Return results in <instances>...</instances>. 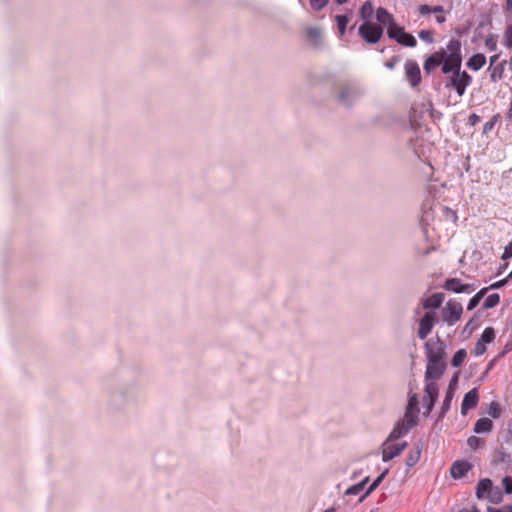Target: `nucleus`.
<instances>
[{
	"instance_id": "nucleus-11",
	"label": "nucleus",
	"mask_w": 512,
	"mask_h": 512,
	"mask_svg": "<svg viewBox=\"0 0 512 512\" xmlns=\"http://www.w3.org/2000/svg\"><path fill=\"white\" fill-rule=\"evenodd\" d=\"M462 312V305L459 302L450 300L442 310L443 320L447 322L448 325H453L461 318Z\"/></svg>"
},
{
	"instance_id": "nucleus-5",
	"label": "nucleus",
	"mask_w": 512,
	"mask_h": 512,
	"mask_svg": "<svg viewBox=\"0 0 512 512\" xmlns=\"http://www.w3.org/2000/svg\"><path fill=\"white\" fill-rule=\"evenodd\" d=\"M364 91L357 85L348 84L341 87L338 102L344 106H351L362 97Z\"/></svg>"
},
{
	"instance_id": "nucleus-39",
	"label": "nucleus",
	"mask_w": 512,
	"mask_h": 512,
	"mask_svg": "<svg viewBox=\"0 0 512 512\" xmlns=\"http://www.w3.org/2000/svg\"><path fill=\"white\" fill-rule=\"evenodd\" d=\"M503 45L509 49H512V25L507 26L504 32Z\"/></svg>"
},
{
	"instance_id": "nucleus-37",
	"label": "nucleus",
	"mask_w": 512,
	"mask_h": 512,
	"mask_svg": "<svg viewBox=\"0 0 512 512\" xmlns=\"http://www.w3.org/2000/svg\"><path fill=\"white\" fill-rule=\"evenodd\" d=\"M421 450L418 448L415 452H411L406 457V465L413 467L419 461Z\"/></svg>"
},
{
	"instance_id": "nucleus-12",
	"label": "nucleus",
	"mask_w": 512,
	"mask_h": 512,
	"mask_svg": "<svg viewBox=\"0 0 512 512\" xmlns=\"http://www.w3.org/2000/svg\"><path fill=\"white\" fill-rule=\"evenodd\" d=\"M437 320V315L434 311L426 312L423 317L419 321V327H418V337L421 340H424L427 338V336L431 333L435 322Z\"/></svg>"
},
{
	"instance_id": "nucleus-29",
	"label": "nucleus",
	"mask_w": 512,
	"mask_h": 512,
	"mask_svg": "<svg viewBox=\"0 0 512 512\" xmlns=\"http://www.w3.org/2000/svg\"><path fill=\"white\" fill-rule=\"evenodd\" d=\"M374 13V7L372 6V2H364V4L360 8L361 18L365 21H368Z\"/></svg>"
},
{
	"instance_id": "nucleus-46",
	"label": "nucleus",
	"mask_w": 512,
	"mask_h": 512,
	"mask_svg": "<svg viewBox=\"0 0 512 512\" xmlns=\"http://www.w3.org/2000/svg\"><path fill=\"white\" fill-rule=\"evenodd\" d=\"M480 122V116H478L476 113H472L469 115L467 124L470 126H475Z\"/></svg>"
},
{
	"instance_id": "nucleus-32",
	"label": "nucleus",
	"mask_w": 512,
	"mask_h": 512,
	"mask_svg": "<svg viewBox=\"0 0 512 512\" xmlns=\"http://www.w3.org/2000/svg\"><path fill=\"white\" fill-rule=\"evenodd\" d=\"M500 302V296L498 293H492L486 297L483 303V308L490 309L497 306Z\"/></svg>"
},
{
	"instance_id": "nucleus-51",
	"label": "nucleus",
	"mask_w": 512,
	"mask_h": 512,
	"mask_svg": "<svg viewBox=\"0 0 512 512\" xmlns=\"http://www.w3.org/2000/svg\"><path fill=\"white\" fill-rule=\"evenodd\" d=\"M458 512H479V510L477 509L476 506L473 505L470 508H464V509H461Z\"/></svg>"
},
{
	"instance_id": "nucleus-10",
	"label": "nucleus",
	"mask_w": 512,
	"mask_h": 512,
	"mask_svg": "<svg viewBox=\"0 0 512 512\" xmlns=\"http://www.w3.org/2000/svg\"><path fill=\"white\" fill-rule=\"evenodd\" d=\"M393 441H388V438L381 445L382 450V461L388 462L400 455L402 451L407 447V442L403 441L400 443H392Z\"/></svg>"
},
{
	"instance_id": "nucleus-17",
	"label": "nucleus",
	"mask_w": 512,
	"mask_h": 512,
	"mask_svg": "<svg viewBox=\"0 0 512 512\" xmlns=\"http://www.w3.org/2000/svg\"><path fill=\"white\" fill-rule=\"evenodd\" d=\"M419 12L422 14V15H428L430 13H434L435 14V20L438 22V23H443L445 22L446 18L444 16V9L442 6H429V5H421L419 7Z\"/></svg>"
},
{
	"instance_id": "nucleus-58",
	"label": "nucleus",
	"mask_w": 512,
	"mask_h": 512,
	"mask_svg": "<svg viewBox=\"0 0 512 512\" xmlns=\"http://www.w3.org/2000/svg\"><path fill=\"white\" fill-rule=\"evenodd\" d=\"M509 68H510V70H512V56L510 57V60H509Z\"/></svg>"
},
{
	"instance_id": "nucleus-14",
	"label": "nucleus",
	"mask_w": 512,
	"mask_h": 512,
	"mask_svg": "<svg viewBox=\"0 0 512 512\" xmlns=\"http://www.w3.org/2000/svg\"><path fill=\"white\" fill-rule=\"evenodd\" d=\"M405 75L412 87L417 86L421 81L419 65L413 60H407L404 65Z\"/></svg>"
},
{
	"instance_id": "nucleus-48",
	"label": "nucleus",
	"mask_w": 512,
	"mask_h": 512,
	"mask_svg": "<svg viewBox=\"0 0 512 512\" xmlns=\"http://www.w3.org/2000/svg\"><path fill=\"white\" fill-rule=\"evenodd\" d=\"M495 123L496 121L493 119L487 121L483 126V132L488 133L489 131H491L494 128Z\"/></svg>"
},
{
	"instance_id": "nucleus-4",
	"label": "nucleus",
	"mask_w": 512,
	"mask_h": 512,
	"mask_svg": "<svg viewBox=\"0 0 512 512\" xmlns=\"http://www.w3.org/2000/svg\"><path fill=\"white\" fill-rule=\"evenodd\" d=\"M387 35L389 38L403 46L415 47L417 45L415 37L412 34L407 33L403 27L397 24H391L388 26Z\"/></svg>"
},
{
	"instance_id": "nucleus-27",
	"label": "nucleus",
	"mask_w": 512,
	"mask_h": 512,
	"mask_svg": "<svg viewBox=\"0 0 512 512\" xmlns=\"http://www.w3.org/2000/svg\"><path fill=\"white\" fill-rule=\"evenodd\" d=\"M335 20L337 22L339 35L343 36L346 32L347 24L349 23V15L348 14L336 15Z\"/></svg>"
},
{
	"instance_id": "nucleus-18",
	"label": "nucleus",
	"mask_w": 512,
	"mask_h": 512,
	"mask_svg": "<svg viewBox=\"0 0 512 512\" xmlns=\"http://www.w3.org/2000/svg\"><path fill=\"white\" fill-rule=\"evenodd\" d=\"M471 465L466 461H455L450 468L451 476L454 479H459L466 475V473L470 470Z\"/></svg>"
},
{
	"instance_id": "nucleus-22",
	"label": "nucleus",
	"mask_w": 512,
	"mask_h": 512,
	"mask_svg": "<svg viewBox=\"0 0 512 512\" xmlns=\"http://www.w3.org/2000/svg\"><path fill=\"white\" fill-rule=\"evenodd\" d=\"M444 301V295L442 293H434L427 297L423 302L425 309H436L441 306Z\"/></svg>"
},
{
	"instance_id": "nucleus-53",
	"label": "nucleus",
	"mask_w": 512,
	"mask_h": 512,
	"mask_svg": "<svg viewBox=\"0 0 512 512\" xmlns=\"http://www.w3.org/2000/svg\"><path fill=\"white\" fill-rule=\"evenodd\" d=\"M507 266H508V264H507V263H506V264H504V265H501V266L499 267V272H498V273H499V274H500V273H502V272L507 268Z\"/></svg>"
},
{
	"instance_id": "nucleus-23",
	"label": "nucleus",
	"mask_w": 512,
	"mask_h": 512,
	"mask_svg": "<svg viewBox=\"0 0 512 512\" xmlns=\"http://www.w3.org/2000/svg\"><path fill=\"white\" fill-rule=\"evenodd\" d=\"M493 428V422L489 418H480L474 424V432L477 434L488 433Z\"/></svg>"
},
{
	"instance_id": "nucleus-38",
	"label": "nucleus",
	"mask_w": 512,
	"mask_h": 512,
	"mask_svg": "<svg viewBox=\"0 0 512 512\" xmlns=\"http://www.w3.org/2000/svg\"><path fill=\"white\" fill-rule=\"evenodd\" d=\"M485 46L490 51H496L498 44H497V36L494 34H490L485 39Z\"/></svg>"
},
{
	"instance_id": "nucleus-44",
	"label": "nucleus",
	"mask_w": 512,
	"mask_h": 512,
	"mask_svg": "<svg viewBox=\"0 0 512 512\" xmlns=\"http://www.w3.org/2000/svg\"><path fill=\"white\" fill-rule=\"evenodd\" d=\"M487 512H512V505H504L500 508L487 507Z\"/></svg>"
},
{
	"instance_id": "nucleus-52",
	"label": "nucleus",
	"mask_w": 512,
	"mask_h": 512,
	"mask_svg": "<svg viewBox=\"0 0 512 512\" xmlns=\"http://www.w3.org/2000/svg\"><path fill=\"white\" fill-rule=\"evenodd\" d=\"M449 384H452V385L454 386V388L456 389L457 377H456V376H455V377H453V378L451 379V381H450V383H449Z\"/></svg>"
},
{
	"instance_id": "nucleus-7",
	"label": "nucleus",
	"mask_w": 512,
	"mask_h": 512,
	"mask_svg": "<svg viewBox=\"0 0 512 512\" xmlns=\"http://www.w3.org/2000/svg\"><path fill=\"white\" fill-rule=\"evenodd\" d=\"M427 360H446L445 343L439 338H431L425 343Z\"/></svg>"
},
{
	"instance_id": "nucleus-31",
	"label": "nucleus",
	"mask_w": 512,
	"mask_h": 512,
	"mask_svg": "<svg viewBox=\"0 0 512 512\" xmlns=\"http://www.w3.org/2000/svg\"><path fill=\"white\" fill-rule=\"evenodd\" d=\"M368 482V477L364 478L357 484H354L347 488L345 494L346 495H358L365 487L366 483Z\"/></svg>"
},
{
	"instance_id": "nucleus-43",
	"label": "nucleus",
	"mask_w": 512,
	"mask_h": 512,
	"mask_svg": "<svg viewBox=\"0 0 512 512\" xmlns=\"http://www.w3.org/2000/svg\"><path fill=\"white\" fill-rule=\"evenodd\" d=\"M485 351H486V345L484 343H482V341L478 340L474 347V354L476 356H480V355L484 354Z\"/></svg>"
},
{
	"instance_id": "nucleus-2",
	"label": "nucleus",
	"mask_w": 512,
	"mask_h": 512,
	"mask_svg": "<svg viewBox=\"0 0 512 512\" xmlns=\"http://www.w3.org/2000/svg\"><path fill=\"white\" fill-rule=\"evenodd\" d=\"M451 49H454L455 52L458 51V54H461V42L458 39H450L446 45V48H442L427 57L424 62V71L427 74H430L433 69L440 65L443 66L449 59V55L452 51Z\"/></svg>"
},
{
	"instance_id": "nucleus-26",
	"label": "nucleus",
	"mask_w": 512,
	"mask_h": 512,
	"mask_svg": "<svg viewBox=\"0 0 512 512\" xmlns=\"http://www.w3.org/2000/svg\"><path fill=\"white\" fill-rule=\"evenodd\" d=\"M376 19L377 21L382 25H388L395 24L393 22V17L390 13H388L387 10L384 8H378L376 12Z\"/></svg>"
},
{
	"instance_id": "nucleus-35",
	"label": "nucleus",
	"mask_w": 512,
	"mask_h": 512,
	"mask_svg": "<svg viewBox=\"0 0 512 512\" xmlns=\"http://www.w3.org/2000/svg\"><path fill=\"white\" fill-rule=\"evenodd\" d=\"M486 413L491 416L492 418H498L501 414L500 405L497 402H491L486 410Z\"/></svg>"
},
{
	"instance_id": "nucleus-54",
	"label": "nucleus",
	"mask_w": 512,
	"mask_h": 512,
	"mask_svg": "<svg viewBox=\"0 0 512 512\" xmlns=\"http://www.w3.org/2000/svg\"><path fill=\"white\" fill-rule=\"evenodd\" d=\"M507 3V10H512V1L506 2Z\"/></svg>"
},
{
	"instance_id": "nucleus-1",
	"label": "nucleus",
	"mask_w": 512,
	"mask_h": 512,
	"mask_svg": "<svg viewBox=\"0 0 512 512\" xmlns=\"http://www.w3.org/2000/svg\"><path fill=\"white\" fill-rule=\"evenodd\" d=\"M448 61L442 66L444 74H451L445 80V88L454 90L458 96H463L468 86L472 83V77L466 72L461 71L462 54H458L451 49Z\"/></svg>"
},
{
	"instance_id": "nucleus-36",
	"label": "nucleus",
	"mask_w": 512,
	"mask_h": 512,
	"mask_svg": "<svg viewBox=\"0 0 512 512\" xmlns=\"http://www.w3.org/2000/svg\"><path fill=\"white\" fill-rule=\"evenodd\" d=\"M419 398L416 393L410 394L406 409L419 412Z\"/></svg>"
},
{
	"instance_id": "nucleus-8",
	"label": "nucleus",
	"mask_w": 512,
	"mask_h": 512,
	"mask_svg": "<svg viewBox=\"0 0 512 512\" xmlns=\"http://www.w3.org/2000/svg\"><path fill=\"white\" fill-rule=\"evenodd\" d=\"M446 369V360H427L425 383L439 380Z\"/></svg>"
},
{
	"instance_id": "nucleus-25",
	"label": "nucleus",
	"mask_w": 512,
	"mask_h": 512,
	"mask_svg": "<svg viewBox=\"0 0 512 512\" xmlns=\"http://www.w3.org/2000/svg\"><path fill=\"white\" fill-rule=\"evenodd\" d=\"M418 413L419 412L417 411L406 409L404 416L400 421L406 424L408 428L412 429L417 425Z\"/></svg>"
},
{
	"instance_id": "nucleus-47",
	"label": "nucleus",
	"mask_w": 512,
	"mask_h": 512,
	"mask_svg": "<svg viewBox=\"0 0 512 512\" xmlns=\"http://www.w3.org/2000/svg\"><path fill=\"white\" fill-rule=\"evenodd\" d=\"M508 279L509 278L507 276L505 279L499 280V281L491 284L488 289H498V288H501L502 286H504L507 283Z\"/></svg>"
},
{
	"instance_id": "nucleus-34",
	"label": "nucleus",
	"mask_w": 512,
	"mask_h": 512,
	"mask_svg": "<svg viewBox=\"0 0 512 512\" xmlns=\"http://www.w3.org/2000/svg\"><path fill=\"white\" fill-rule=\"evenodd\" d=\"M494 338H495V333H494L493 328L487 327L482 332V334L479 338V341H482V343H484L486 345L487 343L492 342L494 340Z\"/></svg>"
},
{
	"instance_id": "nucleus-21",
	"label": "nucleus",
	"mask_w": 512,
	"mask_h": 512,
	"mask_svg": "<svg viewBox=\"0 0 512 512\" xmlns=\"http://www.w3.org/2000/svg\"><path fill=\"white\" fill-rule=\"evenodd\" d=\"M455 395V388L452 384L448 385V388L445 393V397L441 406L440 416L443 417L450 409L452 400Z\"/></svg>"
},
{
	"instance_id": "nucleus-50",
	"label": "nucleus",
	"mask_w": 512,
	"mask_h": 512,
	"mask_svg": "<svg viewBox=\"0 0 512 512\" xmlns=\"http://www.w3.org/2000/svg\"><path fill=\"white\" fill-rule=\"evenodd\" d=\"M498 58H499V54L492 55L489 58V63H490L489 69H491L494 66V64L497 62Z\"/></svg>"
},
{
	"instance_id": "nucleus-19",
	"label": "nucleus",
	"mask_w": 512,
	"mask_h": 512,
	"mask_svg": "<svg viewBox=\"0 0 512 512\" xmlns=\"http://www.w3.org/2000/svg\"><path fill=\"white\" fill-rule=\"evenodd\" d=\"M410 428L407 427L406 424H404L402 421H398L392 431L390 432V434L388 435V441H396L398 440L399 438L407 435L409 432H410Z\"/></svg>"
},
{
	"instance_id": "nucleus-56",
	"label": "nucleus",
	"mask_w": 512,
	"mask_h": 512,
	"mask_svg": "<svg viewBox=\"0 0 512 512\" xmlns=\"http://www.w3.org/2000/svg\"><path fill=\"white\" fill-rule=\"evenodd\" d=\"M468 327H472V320H471V321H469V322H467V324H466V327H465V328L467 329Z\"/></svg>"
},
{
	"instance_id": "nucleus-33",
	"label": "nucleus",
	"mask_w": 512,
	"mask_h": 512,
	"mask_svg": "<svg viewBox=\"0 0 512 512\" xmlns=\"http://www.w3.org/2000/svg\"><path fill=\"white\" fill-rule=\"evenodd\" d=\"M488 288H483L479 292H477L468 302L467 309L473 310L480 302L481 298L485 294Z\"/></svg>"
},
{
	"instance_id": "nucleus-9",
	"label": "nucleus",
	"mask_w": 512,
	"mask_h": 512,
	"mask_svg": "<svg viewBox=\"0 0 512 512\" xmlns=\"http://www.w3.org/2000/svg\"><path fill=\"white\" fill-rule=\"evenodd\" d=\"M423 396V407L425 416L429 415L433 410L435 402L438 398V385L435 382L425 383Z\"/></svg>"
},
{
	"instance_id": "nucleus-57",
	"label": "nucleus",
	"mask_w": 512,
	"mask_h": 512,
	"mask_svg": "<svg viewBox=\"0 0 512 512\" xmlns=\"http://www.w3.org/2000/svg\"><path fill=\"white\" fill-rule=\"evenodd\" d=\"M468 327H472V320H471V321H469V322H467V324H466V327H465V328L467 329Z\"/></svg>"
},
{
	"instance_id": "nucleus-40",
	"label": "nucleus",
	"mask_w": 512,
	"mask_h": 512,
	"mask_svg": "<svg viewBox=\"0 0 512 512\" xmlns=\"http://www.w3.org/2000/svg\"><path fill=\"white\" fill-rule=\"evenodd\" d=\"M418 36L422 41L428 44H431L434 40L433 33L430 30H421L419 31Z\"/></svg>"
},
{
	"instance_id": "nucleus-41",
	"label": "nucleus",
	"mask_w": 512,
	"mask_h": 512,
	"mask_svg": "<svg viewBox=\"0 0 512 512\" xmlns=\"http://www.w3.org/2000/svg\"><path fill=\"white\" fill-rule=\"evenodd\" d=\"M467 445L471 448V449H477L479 448L481 445H482V441L479 437L477 436H470L468 439H467Z\"/></svg>"
},
{
	"instance_id": "nucleus-20",
	"label": "nucleus",
	"mask_w": 512,
	"mask_h": 512,
	"mask_svg": "<svg viewBox=\"0 0 512 512\" xmlns=\"http://www.w3.org/2000/svg\"><path fill=\"white\" fill-rule=\"evenodd\" d=\"M485 63H486L485 55L482 53H476L468 59L466 65L469 69H471L473 71H478L485 65Z\"/></svg>"
},
{
	"instance_id": "nucleus-24",
	"label": "nucleus",
	"mask_w": 512,
	"mask_h": 512,
	"mask_svg": "<svg viewBox=\"0 0 512 512\" xmlns=\"http://www.w3.org/2000/svg\"><path fill=\"white\" fill-rule=\"evenodd\" d=\"M507 64L506 60L501 61L497 65H494L490 70V79L493 83H497L504 77L505 65Z\"/></svg>"
},
{
	"instance_id": "nucleus-3",
	"label": "nucleus",
	"mask_w": 512,
	"mask_h": 512,
	"mask_svg": "<svg viewBox=\"0 0 512 512\" xmlns=\"http://www.w3.org/2000/svg\"><path fill=\"white\" fill-rule=\"evenodd\" d=\"M476 497L487 499L492 504H499L503 500V492L495 486L491 479L483 478L476 485Z\"/></svg>"
},
{
	"instance_id": "nucleus-55",
	"label": "nucleus",
	"mask_w": 512,
	"mask_h": 512,
	"mask_svg": "<svg viewBox=\"0 0 512 512\" xmlns=\"http://www.w3.org/2000/svg\"><path fill=\"white\" fill-rule=\"evenodd\" d=\"M386 67L389 68V69H392L394 67V64L393 63H386Z\"/></svg>"
},
{
	"instance_id": "nucleus-15",
	"label": "nucleus",
	"mask_w": 512,
	"mask_h": 512,
	"mask_svg": "<svg viewBox=\"0 0 512 512\" xmlns=\"http://www.w3.org/2000/svg\"><path fill=\"white\" fill-rule=\"evenodd\" d=\"M479 401V394L478 390L476 388H473L469 390L463 398L462 404H461V414L466 415L467 412L476 407Z\"/></svg>"
},
{
	"instance_id": "nucleus-30",
	"label": "nucleus",
	"mask_w": 512,
	"mask_h": 512,
	"mask_svg": "<svg viewBox=\"0 0 512 512\" xmlns=\"http://www.w3.org/2000/svg\"><path fill=\"white\" fill-rule=\"evenodd\" d=\"M467 356V352L465 349H459L455 352L452 357L451 364L453 367H459L463 364L465 358Z\"/></svg>"
},
{
	"instance_id": "nucleus-16",
	"label": "nucleus",
	"mask_w": 512,
	"mask_h": 512,
	"mask_svg": "<svg viewBox=\"0 0 512 512\" xmlns=\"http://www.w3.org/2000/svg\"><path fill=\"white\" fill-rule=\"evenodd\" d=\"M306 35L313 48L320 49L323 46L322 32L320 28L314 26L307 27Z\"/></svg>"
},
{
	"instance_id": "nucleus-49",
	"label": "nucleus",
	"mask_w": 512,
	"mask_h": 512,
	"mask_svg": "<svg viewBox=\"0 0 512 512\" xmlns=\"http://www.w3.org/2000/svg\"><path fill=\"white\" fill-rule=\"evenodd\" d=\"M327 3L328 2H310L312 9L315 11L322 10Z\"/></svg>"
},
{
	"instance_id": "nucleus-42",
	"label": "nucleus",
	"mask_w": 512,
	"mask_h": 512,
	"mask_svg": "<svg viewBox=\"0 0 512 512\" xmlns=\"http://www.w3.org/2000/svg\"><path fill=\"white\" fill-rule=\"evenodd\" d=\"M502 485L504 488V492L506 494H512V477L511 476H505L502 479Z\"/></svg>"
},
{
	"instance_id": "nucleus-6",
	"label": "nucleus",
	"mask_w": 512,
	"mask_h": 512,
	"mask_svg": "<svg viewBox=\"0 0 512 512\" xmlns=\"http://www.w3.org/2000/svg\"><path fill=\"white\" fill-rule=\"evenodd\" d=\"M358 33L366 42L374 44L381 38L383 28L381 25L365 21L359 26Z\"/></svg>"
},
{
	"instance_id": "nucleus-28",
	"label": "nucleus",
	"mask_w": 512,
	"mask_h": 512,
	"mask_svg": "<svg viewBox=\"0 0 512 512\" xmlns=\"http://www.w3.org/2000/svg\"><path fill=\"white\" fill-rule=\"evenodd\" d=\"M385 473L386 472H383L381 473L379 476H377L373 482L370 484V486L367 488V490L365 491V493L363 495H361V497L359 498V502H362L372 491H374L378 486L379 484L382 482L384 476H385Z\"/></svg>"
},
{
	"instance_id": "nucleus-45",
	"label": "nucleus",
	"mask_w": 512,
	"mask_h": 512,
	"mask_svg": "<svg viewBox=\"0 0 512 512\" xmlns=\"http://www.w3.org/2000/svg\"><path fill=\"white\" fill-rule=\"evenodd\" d=\"M512 257V240L505 247L504 252L502 254V259L507 260Z\"/></svg>"
},
{
	"instance_id": "nucleus-13",
	"label": "nucleus",
	"mask_w": 512,
	"mask_h": 512,
	"mask_svg": "<svg viewBox=\"0 0 512 512\" xmlns=\"http://www.w3.org/2000/svg\"><path fill=\"white\" fill-rule=\"evenodd\" d=\"M444 289L454 293H472L475 290L473 284H464L458 278H448L444 283Z\"/></svg>"
}]
</instances>
